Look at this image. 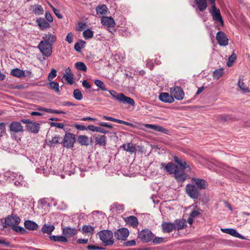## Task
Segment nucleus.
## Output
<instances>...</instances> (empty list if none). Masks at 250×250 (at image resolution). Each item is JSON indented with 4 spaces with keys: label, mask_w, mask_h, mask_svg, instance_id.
Segmentation results:
<instances>
[{
    "label": "nucleus",
    "mask_w": 250,
    "mask_h": 250,
    "mask_svg": "<svg viewBox=\"0 0 250 250\" xmlns=\"http://www.w3.org/2000/svg\"><path fill=\"white\" fill-rule=\"evenodd\" d=\"M109 93L119 102L124 104H128L129 105L134 106L135 104L134 100L129 97L125 96L122 93H118L115 90H110Z\"/></svg>",
    "instance_id": "obj_1"
},
{
    "label": "nucleus",
    "mask_w": 250,
    "mask_h": 250,
    "mask_svg": "<svg viewBox=\"0 0 250 250\" xmlns=\"http://www.w3.org/2000/svg\"><path fill=\"white\" fill-rule=\"evenodd\" d=\"M100 240L105 246H112L114 244L113 232L109 230L104 229L98 233Z\"/></svg>",
    "instance_id": "obj_2"
},
{
    "label": "nucleus",
    "mask_w": 250,
    "mask_h": 250,
    "mask_svg": "<svg viewBox=\"0 0 250 250\" xmlns=\"http://www.w3.org/2000/svg\"><path fill=\"white\" fill-rule=\"evenodd\" d=\"M211 4V9L209 10L213 21H218L222 26H224V21L221 16L220 10L215 5V0H209Z\"/></svg>",
    "instance_id": "obj_3"
},
{
    "label": "nucleus",
    "mask_w": 250,
    "mask_h": 250,
    "mask_svg": "<svg viewBox=\"0 0 250 250\" xmlns=\"http://www.w3.org/2000/svg\"><path fill=\"white\" fill-rule=\"evenodd\" d=\"M21 122L26 124V130L30 132L37 133L40 128V125L38 123H36L29 119H21Z\"/></svg>",
    "instance_id": "obj_4"
},
{
    "label": "nucleus",
    "mask_w": 250,
    "mask_h": 250,
    "mask_svg": "<svg viewBox=\"0 0 250 250\" xmlns=\"http://www.w3.org/2000/svg\"><path fill=\"white\" fill-rule=\"evenodd\" d=\"M52 46L53 45L46 43V41H41L39 43L38 48L43 55L49 57L52 53Z\"/></svg>",
    "instance_id": "obj_5"
},
{
    "label": "nucleus",
    "mask_w": 250,
    "mask_h": 250,
    "mask_svg": "<svg viewBox=\"0 0 250 250\" xmlns=\"http://www.w3.org/2000/svg\"><path fill=\"white\" fill-rule=\"evenodd\" d=\"M76 141V136L71 133H65L62 141L63 146L68 148L73 147Z\"/></svg>",
    "instance_id": "obj_6"
},
{
    "label": "nucleus",
    "mask_w": 250,
    "mask_h": 250,
    "mask_svg": "<svg viewBox=\"0 0 250 250\" xmlns=\"http://www.w3.org/2000/svg\"><path fill=\"white\" fill-rule=\"evenodd\" d=\"M186 191L191 199H197L198 198L199 195V190L195 185L188 184L186 187Z\"/></svg>",
    "instance_id": "obj_7"
},
{
    "label": "nucleus",
    "mask_w": 250,
    "mask_h": 250,
    "mask_svg": "<svg viewBox=\"0 0 250 250\" xmlns=\"http://www.w3.org/2000/svg\"><path fill=\"white\" fill-rule=\"evenodd\" d=\"M101 23L104 26L108 28V30L110 33H113L115 31L113 28L111 29L115 24V21L112 17H103L101 19Z\"/></svg>",
    "instance_id": "obj_8"
},
{
    "label": "nucleus",
    "mask_w": 250,
    "mask_h": 250,
    "mask_svg": "<svg viewBox=\"0 0 250 250\" xmlns=\"http://www.w3.org/2000/svg\"><path fill=\"white\" fill-rule=\"evenodd\" d=\"M20 221V217L17 215L12 214L10 216H8L5 219V225L3 226V227L6 228L7 226H11L12 227L15 225L19 224Z\"/></svg>",
    "instance_id": "obj_9"
},
{
    "label": "nucleus",
    "mask_w": 250,
    "mask_h": 250,
    "mask_svg": "<svg viewBox=\"0 0 250 250\" xmlns=\"http://www.w3.org/2000/svg\"><path fill=\"white\" fill-rule=\"evenodd\" d=\"M139 237L142 241L148 242L153 239L154 234L150 230L145 229L139 233Z\"/></svg>",
    "instance_id": "obj_10"
},
{
    "label": "nucleus",
    "mask_w": 250,
    "mask_h": 250,
    "mask_svg": "<svg viewBox=\"0 0 250 250\" xmlns=\"http://www.w3.org/2000/svg\"><path fill=\"white\" fill-rule=\"evenodd\" d=\"M9 131L11 132V134L22 133L24 131L23 127L21 123L19 122L14 121L12 122L9 126Z\"/></svg>",
    "instance_id": "obj_11"
},
{
    "label": "nucleus",
    "mask_w": 250,
    "mask_h": 250,
    "mask_svg": "<svg viewBox=\"0 0 250 250\" xmlns=\"http://www.w3.org/2000/svg\"><path fill=\"white\" fill-rule=\"evenodd\" d=\"M170 92L171 95L176 100H182L184 97V92L181 87L175 86L170 89Z\"/></svg>",
    "instance_id": "obj_12"
},
{
    "label": "nucleus",
    "mask_w": 250,
    "mask_h": 250,
    "mask_svg": "<svg viewBox=\"0 0 250 250\" xmlns=\"http://www.w3.org/2000/svg\"><path fill=\"white\" fill-rule=\"evenodd\" d=\"M129 232L127 229L122 228L117 229L114 232V236L118 240H125L129 235Z\"/></svg>",
    "instance_id": "obj_13"
},
{
    "label": "nucleus",
    "mask_w": 250,
    "mask_h": 250,
    "mask_svg": "<svg viewBox=\"0 0 250 250\" xmlns=\"http://www.w3.org/2000/svg\"><path fill=\"white\" fill-rule=\"evenodd\" d=\"M174 177L178 183H183L187 179L188 175L184 170L178 167L174 173Z\"/></svg>",
    "instance_id": "obj_14"
},
{
    "label": "nucleus",
    "mask_w": 250,
    "mask_h": 250,
    "mask_svg": "<svg viewBox=\"0 0 250 250\" xmlns=\"http://www.w3.org/2000/svg\"><path fill=\"white\" fill-rule=\"evenodd\" d=\"M216 39L220 46H226L228 44V38L225 33L222 31H218L217 33Z\"/></svg>",
    "instance_id": "obj_15"
},
{
    "label": "nucleus",
    "mask_w": 250,
    "mask_h": 250,
    "mask_svg": "<svg viewBox=\"0 0 250 250\" xmlns=\"http://www.w3.org/2000/svg\"><path fill=\"white\" fill-rule=\"evenodd\" d=\"M191 180L198 189H205L208 187V182L203 179L193 177Z\"/></svg>",
    "instance_id": "obj_16"
},
{
    "label": "nucleus",
    "mask_w": 250,
    "mask_h": 250,
    "mask_svg": "<svg viewBox=\"0 0 250 250\" xmlns=\"http://www.w3.org/2000/svg\"><path fill=\"white\" fill-rule=\"evenodd\" d=\"M161 168H164L165 170L169 174H174L178 167L173 163L169 162L167 164L161 163Z\"/></svg>",
    "instance_id": "obj_17"
},
{
    "label": "nucleus",
    "mask_w": 250,
    "mask_h": 250,
    "mask_svg": "<svg viewBox=\"0 0 250 250\" xmlns=\"http://www.w3.org/2000/svg\"><path fill=\"white\" fill-rule=\"evenodd\" d=\"M159 99L161 101L167 103H172L174 101L172 95L166 92L160 93L159 96Z\"/></svg>",
    "instance_id": "obj_18"
},
{
    "label": "nucleus",
    "mask_w": 250,
    "mask_h": 250,
    "mask_svg": "<svg viewBox=\"0 0 250 250\" xmlns=\"http://www.w3.org/2000/svg\"><path fill=\"white\" fill-rule=\"evenodd\" d=\"M62 234L67 238L71 237L77 234V229L69 227L63 228L62 229Z\"/></svg>",
    "instance_id": "obj_19"
},
{
    "label": "nucleus",
    "mask_w": 250,
    "mask_h": 250,
    "mask_svg": "<svg viewBox=\"0 0 250 250\" xmlns=\"http://www.w3.org/2000/svg\"><path fill=\"white\" fill-rule=\"evenodd\" d=\"M103 119L104 120L114 122H115V123H117L118 124H123V125H127V126H129L130 127H133L134 126V125L131 123L124 121H123V120H121L120 119H115L113 117H109V116H104L103 117Z\"/></svg>",
    "instance_id": "obj_20"
},
{
    "label": "nucleus",
    "mask_w": 250,
    "mask_h": 250,
    "mask_svg": "<svg viewBox=\"0 0 250 250\" xmlns=\"http://www.w3.org/2000/svg\"><path fill=\"white\" fill-rule=\"evenodd\" d=\"M222 232L230 234L236 238H240L241 239H245L246 238L241 234L237 232V231L233 229H222Z\"/></svg>",
    "instance_id": "obj_21"
},
{
    "label": "nucleus",
    "mask_w": 250,
    "mask_h": 250,
    "mask_svg": "<svg viewBox=\"0 0 250 250\" xmlns=\"http://www.w3.org/2000/svg\"><path fill=\"white\" fill-rule=\"evenodd\" d=\"M162 231L164 233H170L175 230L173 223L164 222L162 224Z\"/></svg>",
    "instance_id": "obj_22"
},
{
    "label": "nucleus",
    "mask_w": 250,
    "mask_h": 250,
    "mask_svg": "<svg viewBox=\"0 0 250 250\" xmlns=\"http://www.w3.org/2000/svg\"><path fill=\"white\" fill-rule=\"evenodd\" d=\"M175 230H180L187 227L186 221L184 219H176L173 222Z\"/></svg>",
    "instance_id": "obj_23"
},
{
    "label": "nucleus",
    "mask_w": 250,
    "mask_h": 250,
    "mask_svg": "<svg viewBox=\"0 0 250 250\" xmlns=\"http://www.w3.org/2000/svg\"><path fill=\"white\" fill-rule=\"evenodd\" d=\"M36 23L38 24L40 29L44 30L50 27L49 22L45 20L44 19L40 18L37 19Z\"/></svg>",
    "instance_id": "obj_24"
},
{
    "label": "nucleus",
    "mask_w": 250,
    "mask_h": 250,
    "mask_svg": "<svg viewBox=\"0 0 250 250\" xmlns=\"http://www.w3.org/2000/svg\"><path fill=\"white\" fill-rule=\"evenodd\" d=\"M42 39L43 40L42 41H46V43L53 45L54 43L56 41V36L52 34H48L45 35L42 37Z\"/></svg>",
    "instance_id": "obj_25"
},
{
    "label": "nucleus",
    "mask_w": 250,
    "mask_h": 250,
    "mask_svg": "<svg viewBox=\"0 0 250 250\" xmlns=\"http://www.w3.org/2000/svg\"><path fill=\"white\" fill-rule=\"evenodd\" d=\"M24 227L30 230H35L38 228V225L35 222L31 220H26L24 223Z\"/></svg>",
    "instance_id": "obj_26"
},
{
    "label": "nucleus",
    "mask_w": 250,
    "mask_h": 250,
    "mask_svg": "<svg viewBox=\"0 0 250 250\" xmlns=\"http://www.w3.org/2000/svg\"><path fill=\"white\" fill-rule=\"evenodd\" d=\"M125 221L128 225L132 226L133 228L137 227L138 224V219L134 216H130L129 217H127L125 218Z\"/></svg>",
    "instance_id": "obj_27"
},
{
    "label": "nucleus",
    "mask_w": 250,
    "mask_h": 250,
    "mask_svg": "<svg viewBox=\"0 0 250 250\" xmlns=\"http://www.w3.org/2000/svg\"><path fill=\"white\" fill-rule=\"evenodd\" d=\"M96 11L97 14L103 18L106 14L107 8L104 4L98 5L96 8Z\"/></svg>",
    "instance_id": "obj_28"
},
{
    "label": "nucleus",
    "mask_w": 250,
    "mask_h": 250,
    "mask_svg": "<svg viewBox=\"0 0 250 250\" xmlns=\"http://www.w3.org/2000/svg\"><path fill=\"white\" fill-rule=\"evenodd\" d=\"M110 209L113 212H122L124 211V206L118 203H114L110 206Z\"/></svg>",
    "instance_id": "obj_29"
},
{
    "label": "nucleus",
    "mask_w": 250,
    "mask_h": 250,
    "mask_svg": "<svg viewBox=\"0 0 250 250\" xmlns=\"http://www.w3.org/2000/svg\"><path fill=\"white\" fill-rule=\"evenodd\" d=\"M89 141V138L86 135H79L77 138V142L81 146H88Z\"/></svg>",
    "instance_id": "obj_30"
},
{
    "label": "nucleus",
    "mask_w": 250,
    "mask_h": 250,
    "mask_svg": "<svg viewBox=\"0 0 250 250\" xmlns=\"http://www.w3.org/2000/svg\"><path fill=\"white\" fill-rule=\"evenodd\" d=\"M106 136L104 135H98L95 138V141L97 144L100 146H104L106 144Z\"/></svg>",
    "instance_id": "obj_31"
},
{
    "label": "nucleus",
    "mask_w": 250,
    "mask_h": 250,
    "mask_svg": "<svg viewBox=\"0 0 250 250\" xmlns=\"http://www.w3.org/2000/svg\"><path fill=\"white\" fill-rule=\"evenodd\" d=\"M11 75L18 78H21L25 76V72L23 70L16 68L11 70Z\"/></svg>",
    "instance_id": "obj_32"
},
{
    "label": "nucleus",
    "mask_w": 250,
    "mask_h": 250,
    "mask_svg": "<svg viewBox=\"0 0 250 250\" xmlns=\"http://www.w3.org/2000/svg\"><path fill=\"white\" fill-rule=\"evenodd\" d=\"M86 44V42L83 40H79L74 45V49L78 52H81L82 49L83 48Z\"/></svg>",
    "instance_id": "obj_33"
},
{
    "label": "nucleus",
    "mask_w": 250,
    "mask_h": 250,
    "mask_svg": "<svg viewBox=\"0 0 250 250\" xmlns=\"http://www.w3.org/2000/svg\"><path fill=\"white\" fill-rule=\"evenodd\" d=\"M49 238L51 240L54 241H59L64 243L68 242L67 239L64 235H51Z\"/></svg>",
    "instance_id": "obj_34"
},
{
    "label": "nucleus",
    "mask_w": 250,
    "mask_h": 250,
    "mask_svg": "<svg viewBox=\"0 0 250 250\" xmlns=\"http://www.w3.org/2000/svg\"><path fill=\"white\" fill-rule=\"evenodd\" d=\"M174 159L175 162L177 163L181 167V169L185 170L188 166H187V163L184 160L179 158L178 156H174Z\"/></svg>",
    "instance_id": "obj_35"
},
{
    "label": "nucleus",
    "mask_w": 250,
    "mask_h": 250,
    "mask_svg": "<svg viewBox=\"0 0 250 250\" xmlns=\"http://www.w3.org/2000/svg\"><path fill=\"white\" fill-rule=\"evenodd\" d=\"M81 231L83 234L90 233L91 234L94 232V228L90 225H85L83 226Z\"/></svg>",
    "instance_id": "obj_36"
},
{
    "label": "nucleus",
    "mask_w": 250,
    "mask_h": 250,
    "mask_svg": "<svg viewBox=\"0 0 250 250\" xmlns=\"http://www.w3.org/2000/svg\"><path fill=\"white\" fill-rule=\"evenodd\" d=\"M39 110L40 111H42L46 112L47 113H55V114H66V112L63 111H61L59 110H54L51 108H39Z\"/></svg>",
    "instance_id": "obj_37"
},
{
    "label": "nucleus",
    "mask_w": 250,
    "mask_h": 250,
    "mask_svg": "<svg viewBox=\"0 0 250 250\" xmlns=\"http://www.w3.org/2000/svg\"><path fill=\"white\" fill-rule=\"evenodd\" d=\"M55 229V227L53 225H48L45 224L42 228V230L43 233L50 234Z\"/></svg>",
    "instance_id": "obj_38"
},
{
    "label": "nucleus",
    "mask_w": 250,
    "mask_h": 250,
    "mask_svg": "<svg viewBox=\"0 0 250 250\" xmlns=\"http://www.w3.org/2000/svg\"><path fill=\"white\" fill-rule=\"evenodd\" d=\"M44 12L42 7L40 4H35L33 10V12L36 15L43 14Z\"/></svg>",
    "instance_id": "obj_39"
},
{
    "label": "nucleus",
    "mask_w": 250,
    "mask_h": 250,
    "mask_svg": "<svg viewBox=\"0 0 250 250\" xmlns=\"http://www.w3.org/2000/svg\"><path fill=\"white\" fill-rule=\"evenodd\" d=\"M50 83H48L49 87L54 90L56 92L58 93L60 91L59 84L58 82L55 81H49Z\"/></svg>",
    "instance_id": "obj_40"
},
{
    "label": "nucleus",
    "mask_w": 250,
    "mask_h": 250,
    "mask_svg": "<svg viewBox=\"0 0 250 250\" xmlns=\"http://www.w3.org/2000/svg\"><path fill=\"white\" fill-rule=\"evenodd\" d=\"M75 66L79 70L86 71L87 67L86 65L82 62H77L75 63Z\"/></svg>",
    "instance_id": "obj_41"
},
{
    "label": "nucleus",
    "mask_w": 250,
    "mask_h": 250,
    "mask_svg": "<svg viewBox=\"0 0 250 250\" xmlns=\"http://www.w3.org/2000/svg\"><path fill=\"white\" fill-rule=\"evenodd\" d=\"M18 174L16 172L11 171H7L5 173V176L9 178L12 180H14L15 179L19 176Z\"/></svg>",
    "instance_id": "obj_42"
},
{
    "label": "nucleus",
    "mask_w": 250,
    "mask_h": 250,
    "mask_svg": "<svg viewBox=\"0 0 250 250\" xmlns=\"http://www.w3.org/2000/svg\"><path fill=\"white\" fill-rule=\"evenodd\" d=\"M83 37L86 40L91 39L93 36V32L89 29L83 32Z\"/></svg>",
    "instance_id": "obj_43"
},
{
    "label": "nucleus",
    "mask_w": 250,
    "mask_h": 250,
    "mask_svg": "<svg viewBox=\"0 0 250 250\" xmlns=\"http://www.w3.org/2000/svg\"><path fill=\"white\" fill-rule=\"evenodd\" d=\"M73 97L77 100H81L83 97L81 91L78 89H75L74 90Z\"/></svg>",
    "instance_id": "obj_44"
},
{
    "label": "nucleus",
    "mask_w": 250,
    "mask_h": 250,
    "mask_svg": "<svg viewBox=\"0 0 250 250\" xmlns=\"http://www.w3.org/2000/svg\"><path fill=\"white\" fill-rule=\"evenodd\" d=\"M15 180L14 184L16 186H21L24 184L23 177L21 175H19Z\"/></svg>",
    "instance_id": "obj_45"
},
{
    "label": "nucleus",
    "mask_w": 250,
    "mask_h": 250,
    "mask_svg": "<svg viewBox=\"0 0 250 250\" xmlns=\"http://www.w3.org/2000/svg\"><path fill=\"white\" fill-rule=\"evenodd\" d=\"M94 83L97 86L100 88V89L103 91H107V89L105 86L104 83L99 80H96L94 81Z\"/></svg>",
    "instance_id": "obj_46"
},
{
    "label": "nucleus",
    "mask_w": 250,
    "mask_h": 250,
    "mask_svg": "<svg viewBox=\"0 0 250 250\" xmlns=\"http://www.w3.org/2000/svg\"><path fill=\"white\" fill-rule=\"evenodd\" d=\"M238 84L239 88L244 92H250V91L249 89V88L247 87L246 85L242 81H241L240 79L238 82Z\"/></svg>",
    "instance_id": "obj_47"
},
{
    "label": "nucleus",
    "mask_w": 250,
    "mask_h": 250,
    "mask_svg": "<svg viewBox=\"0 0 250 250\" xmlns=\"http://www.w3.org/2000/svg\"><path fill=\"white\" fill-rule=\"evenodd\" d=\"M12 228L15 231L22 234H25L26 232V229L22 227L15 225L12 227Z\"/></svg>",
    "instance_id": "obj_48"
},
{
    "label": "nucleus",
    "mask_w": 250,
    "mask_h": 250,
    "mask_svg": "<svg viewBox=\"0 0 250 250\" xmlns=\"http://www.w3.org/2000/svg\"><path fill=\"white\" fill-rule=\"evenodd\" d=\"M224 70L223 68H219L215 70L213 72V77L216 79H219L223 74Z\"/></svg>",
    "instance_id": "obj_49"
},
{
    "label": "nucleus",
    "mask_w": 250,
    "mask_h": 250,
    "mask_svg": "<svg viewBox=\"0 0 250 250\" xmlns=\"http://www.w3.org/2000/svg\"><path fill=\"white\" fill-rule=\"evenodd\" d=\"M126 149H125V151L130 152V153H132L135 152L136 150L135 146L132 143H127Z\"/></svg>",
    "instance_id": "obj_50"
},
{
    "label": "nucleus",
    "mask_w": 250,
    "mask_h": 250,
    "mask_svg": "<svg viewBox=\"0 0 250 250\" xmlns=\"http://www.w3.org/2000/svg\"><path fill=\"white\" fill-rule=\"evenodd\" d=\"M57 76V71L55 69H52L49 73L48 76V80L51 81Z\"/></svg>",
    "instance_id": "obj_51"
},
{
    "label": "nucleus",
    "mask_w": 250,
    "mask_h": 250,
    "mask_svg": "<svg viewBox=\"0 0 250 250\" xmlns=\"http://www.w3.org/2000/svg\"><path fill=\"white\" fill-rule=\"evenodd\" d=\"M63 78H64L65 80L67 81V82L70 84H73L74 83V81L73 80V76L72 75L69 76L64 74L63 76Z\"/></svg>",
    "instance_id": "obj_52"
},
{
    "label": "nucleus",
    "mask_w": 250,
    "mask_h": 250,
    "mask_svg": "<svg viewBox=\"0 0 250 250\" xmlns=\"http://www.w3.org/2000/svg\"><path fill=\"white\" fill-rule=\"evenodd\" d=\"M51 126H55L58 128L62 129L63 128L64 125L62 123H57V122H51L50 123Z\"/></svg>",
    "instance_id": "obj_53"
},
{
    "label": "nucleus",
    "mask_w": 250,
    "mask_h": 250,
    "mask_svg": "<svg viewBox=\"0 0 250 250\" xmlns=\"http://www.w3.org/2000/svg\"><path fill=\"white\" fill-rule=\"evenodd\" d=\"M97 125L103 127H105L109 128H112L113 125L111 124L105 122H99L97 123Z\"/></svg>",
    "instance_id": "obj_54"
},
{
    "label": "nucleus",
    "mask_w": 250,
    "mask_h": 250,
    "mask_svg": "<svg viewBox=\"0 0 250 250\" xmlns=\"http://www.w3.org/2000/svg\"><path fill=\"white\" fill-rule=\"evenodd\" d=\"M71 126L75 127L76 129L80 130H86V127L78 124H74L71 125Z\"/></svg>",
    "instance_id": "obj_55"
},
{
    "label": "nucleus",
    "mask_w": 250,
    "mask_h": 250,
    "mask_svg": "<svg viewBox=\"0 0 250 250\" xmlns=\"http://www.w3.org/2000/svg\"><path fill=\"white\" fill-rule=\"evenodd\" d=\"M228 171L237 175L242 174V172L241 171H239L237 169H234L232 167H228Z\"/></svg>",
    "instance_id": "obj_56"
},
{
    "label": "nucleus",
    "mask_w": 250,
    "mask_h": 250,
    "mask_svg": "<svg viewBox=\"0 0 250 250\" xmlns=\"http://www.w3.org/2000/svg\"><path fill=\"white\" fill-rule=\"evenodd\" d=\"M156 131L162 132L165 134H167L168 132V130L163 127V126L158 125Z\"/></svg>",
    "instance_id": "obj_57"
},
{
    "label": "nucleus",
    "mask_w": 250,
    "mask_h": 250,
    "mask_svg": "<svg viewBox=\"0 0 250 250\" xmlns=\"http://www.w3.org/2000/svg\"><path fill=\"white\" fill-rule=\"evenodd\" d=\"M200 209H197V210H192L189 214L190 216L192 217L193 218H195L200 213Z\"/></svg>",
    "instance_id": "obj_58"
},
{
    "label": "nucleus",
    "mask_w": 250,
    "mask_h": 250,
    "mask_svg": "<svg viewBox=\"0 0 250 250\" xmlns=\"http://www.w3.org/2000/svg\"><path fill=\"white\" fill-rule=\"evenodd\" d=\"M53 11L56 16L60 19H62L63 18L62 15L60 13V11L59 10L57 9L55 7H53Z\"/></svg>",
    "instance_id": "obj_59"
},
{
    "label": "nucleus",
    "mask_w": 250,
    "mask_h": 250,
    "mask_svg": "<svg viewBox=\"0 0 250 250\" xmlns=\"http://www.w3.org/2000/svg\"><path fill=\"white\" fill-rule=\"evenodd\" d=\"M45 18L48 22H51L53 21V17L51 14L48 11H46L45 12Z\"/></svg>",
    "instance_id": "obj_60"
},
{
    "label": "nucleus",
    "mask_w": 250,
    "mask_h": 250,
    "mask_svg": "<svg viewBox=\"0 0 250 250\" xmlns=\"http://www.w3.org/2000/svg\"><path fill=\"white\" fill-rule=\"evenodd\" d=\"M73 34L71 32L69 33L66 37V41L69 43H71L73 42Z\"/></svg>",
    "instance_id": "obj_61"
},
{
    "label": "nucleus",
    "mask_w": 250,
    "mask_h": 250,
    "mask_svg": "<svg viewBox=\"0 0 250 250\" xmlns=\"http://www.w3.org/2000/svg\"><path fill=\"white\" fill-rule=\"evenodd\" d=\"M154 244H160L163 242L164 238L162 237H156L152 240Z\"/></svg>",
    "instance_id": "obj_62"
},
{
    "label": "nucleus",
    "mask_w": 250,
    "mask_h": 250,
    "mask_svg": "<svg viewBox=\"0 0 250 250\" xmlns=\"http://www.w3.org/2000/svg\"><path fill=\"white\" fill-rule=\"evenodd\" d=\"M98 127L93 125H89L86 127V130H89L92 132H97Z\"/></svg>",
    "instance_id": "obj_63"
},
{
    "label": "nucleus",
    "mask_w": 250,
    "mask_h": 250,
    "mask_svg": "<svg viewBox=\"0 0 250 250\" xmlns=\"http://www.w3.org/2000/svg\"><path fill=\"white\" fill-rule=\"evenodd\" d=\"M145 126L146 128L152 129L156 131L158 125H151V124H145Z\"/></svg>",
    "instance_id": "obj_64"
}]
</instances>
